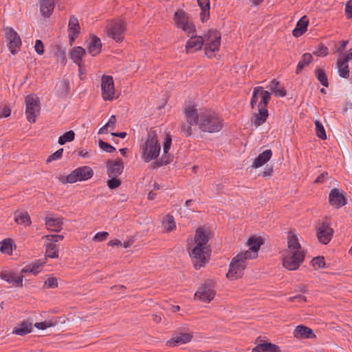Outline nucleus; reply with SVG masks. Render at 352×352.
I'll list each match as a JSON object with an SVG mask.
<instances>
[{
  "mask_svg": "<svg viewBox=\"0 0 352 352\" xmlns=\"http://www.w3.org/2000/svg\"><path fill=\"white\" fill-rule=\"evenodd\" d=\"M183 112L186 121L182 123L180 131L186 137L192 135V127L194 125H197L201 131L209 133H217L223 127L221 118L211 110L200 109L198 112L194 105H188Z\"/></svg>",
  "mask_w": 352,
  "mask_h": 352,
  "instance_id": "f257e3e1",
  "label": "nucleus"
},
{
  "mask_svg": "<svg viewBox=\"0 0 352 352\" xmlns=\"http://www.w3.org/2000/svg\"><path fill=\"white\" fill-rule=\"evenodd\" d=\"M210 230L206 227H199L195 230L193 240L188 243V251L194 267L198 270L206 262V254L208 252V243L210 239Z\"/></svg>",
  "mask_w": 352,
  "mask_h": 352,
  "instance_id": "f03ea898",
  "label": "nucleus"
},
{
  "mask_svg": "<svg viewBox=\"0 0 352 352\" xmlns=\"http://www.w3.org/2000/svg\"><path fill=\"white\" fill-rule=\"evenodd\" d=\"M305 253L296 235L290 232L287 236V248L283 251L282 263L288 270H296L304 261Z\"/></svg>",
  "mask_w": 352,
  "mask_h": 352,
  "instance_id": "7ed1b4c3",
  "label": "nucleus"
},
{
  "mask_svg": "<svg viewBox=\"0 0 352 352\" xmlns=\"http://www.w3.org/2000/svg\"><path fill=\"white\" fill-rule=\"evenodd\" d=\"M161 150V146L159 143L157 133L153 129H151L143 144L140 145V153L142 160L145 162H149L153 160L157 159Z\"/></svg>",
  "mask_w": 352,
  "mask_h": 352,
  "instance_id": "20e7f679",
  "label": "nucleus"
},
{
  "mask_svg": "<svg viewBox=\"0 0 352 352\" xmlns=\"http://www.w3.org/2000/svg\"><path fill=\"white\" fill-rule=\"evenodd\" d=\"M251 259L249 253H239L232 258L226 277L230 280L238 279L243 275L247 266V260Z\"/></svg>",
  "mask_w": 352,
  "mask_h": 352,
  "instance_id": "39448f33",
  "label": "nucleus"
},
{
  "mask_svg": "<svg viewBox=\"0 0 352 352\" xmlns=\"http://www.w3.org/2000/svg\"><path fill=\"white\" fill-rule=\"evenodd\" d=\"M203 36L204 41L205 54L208 58H212L215 56V54L219 52L221 43V33L216 30H209Z\"/></svg>",
  "mask_w": 352,
  "mask_h": 352,
  "instance_id": "423d86ee",
  "label": "nucleus"
},
{
  "mask_svg": "<svg viewBox=\"0 0 352 352\" xmlns=\"http://www.w3.org/2000/svg\"><path fill=\"white\" fill-rule=\"evenodd\" d=\"M215 294L214 282L212 280H207L201 283L195 294V298L209 303L214 299Z\"/></svg>",
  "mask_w": 352,
  "mask_h": 352,
  "instance_id": "0eeeda50",
  "label": "nucleus"
},
{
  "mask_svg": "<svg viewBox=\"0 0 352 352\" xmlns=\"http://www.w3.org/2000/svg\"><path fill=\"white\" fill-rule=\"evenodd\" d=\"M25 116L30 123L36 122V118L41 111V102L39 98L30 94L25 97Z\"/></svg>",
  "mask_w": 352,
  "mask_h": 352,
  "instance_id": "6e6552de",
  "label": "nucleus"
},
{
  "mask_svg": "<svg viewBox=\"0 0 352 352\" xmlns=\"http://www.w3.org/2000/svg\"><path fill=\"white\" fill-rule=\"evenodd\" d=\"M173 20L175 25L188 34V36L196 32L195 25L189 20L188 14L183 10H178L175 12Z\"/></svg>",
  "mask_w": 352,
  "mask_h": 352,
  "instance_id": "1a4fd4ad",
  "label": "nucleus"
},
{
  "mask_svg": "<svg viewBox=\"0 0 352 352\" xmlns=\"http://www.w3.org/2000/svg\"><path fill=\"white\" fill-rule=\"evenodd\" d=\"M94 173L89 166H82L77 168L72 171L65 178L66 181H63L64 184L68 182L70 184L75 183L78 181H85L93 177Z\"/></svg>",
  "mask_w": 352,
  "mask_h": 352,
  "instance_id": "9d476101",
  "label": "nucleus"
},
{
  "mask_svg": "<svg viewBox=\"0 0 352 352\" xmlns=\"http://www.w3.org/2000/svg\"><path fill=\"white\" fill-rule=\"evenodd\" d=\"M7 46L12 54H15L21 46V40L18 33L11 27L3 28Z\"/></svg>",
  "mask_w": 352,
  "mask_h": 352,
  "instance_id": "9b49d317",
  "label": "nucleus"
},
{
  "mask_svg": "<svg viewBox=\"0 0 352 352\" xmlns=\"http://www.w3.org/2000/svg\"><path fill=\"white\" fill-rule=\"evenodd\" d=\"M108 35L116 42H121L124 39V33L126 30L125 23L121 19L111 21L107 27Z\"/></svg>",
  "mask_w": 352,
  "mask_h": 352,
  "instance_id": "f8f14e48",
  "label": "nucleus"
},
{
  "mask_svg": "<svg viewBox=\"0 0 352 352\" xmlns=\"http://www.w3.org/2000/svg\"><path fill=\"white\" fill-rule=\"evenodd\" d=\"M101 96L104 100L110 101L114 99L115 87L113 77L103 75L101 78Z\"/></svg>",
  "mask_w": 352,
  "mask_h": 352,
  "instance_id": "ddd939ff",
  "label": "nucleus"
},
{
  "mask_svg": "<svg viewBox=\"0 0 352 352\" xmlns=\"http://www.w3.org/2000/svg\"><path fill=\"white\" fill-rule=\"evenodd\" d=\"M261 95V100L258 104V107H266L270 100V93L268 91L263 90V87H256L253 89L252 97L250 101L252 109H254L257 103L258 94Z\"/></svg>",
  "mask_w": 352,
  "mask_h": 352,
  "instance_id": "4468645a",
  "label": "nucleus"
},
{
  "mask_svg": "<svg viewBox=\"0 0 352 352\" xmlns=\"http://www.w3.org/2000/svg\"><path fill=\"white\" fill-rule=\"evenodd\" d=\"M333 234V230L325 222L318 224L316 228L317 238L322 244H327L331 239Z\"/></svg>",
  "mask_w": 352,
  "mask_h": 352,
  "instance_id": "2eb2a0df",
  "label": "nucleus"
},
{
  "mask_svg": "<svg viewBox=\"0 0 352 352\" xmlns=\"http://www.w3.org/2000/svg\"><path fill=\"white\" fill-rule=\"evenodd\" d=\"M193 338L190 333L177 332L173 338L168 340L166 344L170 346H175L190 342Z\"/></svg>",
  "mask_w": 352,
  "mask_h": 352,
  "instance_id": "dca6fc26",
  "label": "nucleus"
},
{
  "mask_svg": "<svg viewBox=\"0 0 352 352\" xmlns=\"http://www.w3.org/2000/svg\"><path fill=\"white\" fill-rule=\"evenodd\" d=\"M329 201V204L336 208H339L346 204V199L342 192L335 188L330 191Z\"/></svg>",
  "mask_w": 352,
  "mask_h": 352,
  "instance_id": "f3484780",
  "label": "nucleus"
},
{
  "mask_svg": "<svg viewBox=\"0 0 352 352\" xmlns=\"http://www.w3.org/2000/svg\"><path fill=\"white\" fill-rule=\"evenodd\" d=\"M262 244L263 242L261 238L250 237L247 241V245L250 247L249 250L243 252V253H249L251 256V259L255 258L258 256V251Z\"/></svg>",
  "mask_w": 352,
  "mask_h": 352,
  "instance_id": "a211bd4d",
  "label": "nucleus"
},
{
  "mask_svg": "<svg viewBox=\"0 0 352 352\" xmlns=\"http://www.w3.org/2000/svg\"><path fill=\"white\" fill-rule=\"evenodd\" d=\"M190 39L186 42V51L189 52L190 50L194 49L195 51L200 50L204 44L202 36H197L196 32L195 34H190Z\"/></svg>",
  "mask_w": 352,
  "mask_h": 352,
  "instance_id": "6ab92c4d",
  "label": "nucleus"
},
{
  "mask_svg": "<svg viewBox=\"0 0 352 352\" xmlns=\"http://www.w3.org/2000/svg\"><path fill=\"white\" fill-rule=\"evenodd\" d=\"M123 168L124 165L121 160L109 161L107 165V174L109 177H118L122 173Z\"/></svg>",
  "mask_w": 352,
  "mask_h": 352,
  "instance_id": "aec40b11",
  "label": "nucleus"
},
{
  "mask_svg": "<svg viewBox=\"0 0 352 352\" xmlns=\"http://www.w3.org/2000/svg\"><path fill=\"white\" fill-rule=\"evenodd\" d=\"M0 278L16 287H23V276H15L12 272L3 271L0 272Z\"/></svg>",
  "mask_w": 352,
  "mask_h": 352,
  "instance_id": "412c9836",
  "label": "nucleus"
},
{
  "mask_svg": "<svg viewBox=\"0 0 352 352\" xmlns=\"http://www.w3.org/2000/svg\"><path fill=\"white\" fill-rule=\"evenodd\" d=\"M45 226L47 230L52 232H59L62 230L63 219L46 217L45 219Z\"/></svg>",
  "mask_w": 352,
  "mask_h": 352,
  "instance_id": "4be33fe9",
  "label": "nucleus"
},
{
  "mask_svg": "<svg viewBox=\"0 0 352 352\" xmlns=\"http://www.w3.org/2000/svg\"><path fill=\"white\" fill-rule=\"evenodd\" d=\"M272 155V152L270 149H267L264 151L255 158L251 166L255 168L262 166L270 160Z\"/></svg>",
  "mask_w": 352,
  "mask_h": 352,
  "instance_id": "5701e85b",
  "label": "nucleus"
},
{
  "mask_svg": "<svg viewBox=\"0 0 352 352\" xmlns=\"http://www.w3.org/2000/svg\"><path fill=\"white\" fill-rule=\"evenodd\" d=\"M293 334L296 338H311L315 337L312 329L303 325L297 326Z\"/></svg>",
  "mask_w": 352,
  "mask_h": 352,
  "instance_id": "b1692460",
  "label": "nucleus"
},
{
  "mask_svg": "<svg viewBox=\"0 0 352 352\" xmlns=\"http://www.w3.org/2000/svg\"><path fill=\"white\" fill-rule=\"evenodd\" d=\"M252 352H281L280 347L271 342L258 344L253 348Z\"/></svg>",
  "mask_w": 352,
  "mask_h": 352,
  "instance_id": "393cba45",
  "label": "nucleus"
},
{
  "mask_svg": "<svg viewBox=\"0 0 352 352\" xmlns=\"http://www.w3.org/2000/svg\"><path fill=\"white\" fill-rule=\"evenodd\" d=\"M309 19L306 16H303L297 22L296 28L294 29L292 34L295 37H299L302 35L307 29Z\"/></svg>",
  "mask_w": 352,
  "mask_h": 352,
  "instance_id": "a878e982",
  "label": "nucleus"
},
{
  "mask_svg": "<svg viewBox=\"0 0 352 352\" xmlns=\"http://www.w3.org/2000/svg\"><path fill=\"white\" fill-rule=\"evenodd\" d=\"M32 330V323L24 320L14 328L13 333L19 336H25L30 333Z\"/></svg>",
  "mask_w": 352,
  "mask_h": 352,
  "instance_id": "bb28decb",
  "label": "nucleus"
},
{
  "mask_svg": "<svg viewBox=\"0 0 352 352\" xmlns=\"http://www.w3.org/2000/svg\"><path fill=\"white\" fill-rule=\"evenodd\" d=\"M102 47V43L100 39L96 36L94 35L91 36V40L88 45V52L93 56L98 55Z\"/></svg>",
  "mask_w": 352,
  "mask_h": 352,
  "instance_id": "cd10ccee",
  "label": "nucleus"
},
{
  "mask_svg": "<svg viewBox=\"0 0 352 352\" xmlns=\"http://www.w3.org/2000/svg\"><path fill=\"white\" fill-rule=\"evenodd\" d=\"M86 54V51L84 48L81 47H76L72 49V50L69 53L70 58L80 67V68L82 66V57Z\"/></svg>",
  "mask_w": 352,
  "mask_h": 352,
  "instance_id": "c85d7f7f",
  "label": "nucleus"
},
{
  "mask_svg": "<svg viewBox=\"0 0 352 352\" xmlns=\"http://www.w3.org/2000/svg\"><path fill=\"white\" fill-rule=\"evenodd\" d=\"M268 117V111L265 107L258 108V113L254 114L252 117V122L254 123L256 127L263 124Z\"/></svg>",
  "mask_w": 352,
  "mask_h": 352,
  "instance_id": "c756f323",
  "label": "nucleus"
},
{
  "mask_svg": "<svg viewBox=\"0 0 352 352\" xmlns=\"http://www.w3.org/2000/svg\"><path fill=\"white\" fill-rule=\"evenodd\" d=\"M280 82L276 79L270 81V85L267 87L275 96L284 97L287 95V91L283 87H279Z\"/></svg>",
  "mask_w": 352,
  "mask_h": 352,
  "instance_id": "7c9ffc66",
  "label": "nucleus"
},
{
  "mask_svg": "<svg viewBox=\"0 0 352 352\" xmlns=\"http://www.w3.org/2000/svg\"><path fill=\"white\" fill-rule=\"evenodd\" d=\"M69 35L72 41H73L78 35L80 25L78 20L75 16H72L69 21Z\"/></svg>",
  "mask_w": 352,
  "mask_h": 352,
  "instance_id": "2f4dec72",
  "label": "nucleus"
},
{
  "mask_svg": "<svg viewBox=\"0 0 352 352\" xmlns=\"http://www.w3.org/2000/svg\"><path fill=\"white\" fill-rule=\"evenodd\" d=\"M40 11L43 16L49 17L54 8V0H41Z\"/></svg>",
  "mask_w": 352,
  "mask_h": 352,
  "instance_id": "473e14b6",
  "label": "nucleus"
},
{
  "mask_svg": "<svg viewBox=\"0 0 352 352\" xmlns=\"http://www.w3.org/2000/svg\"><path fill=\"white\" fill-rule=\"evenodd\" d=\"M14 221L18 224L25 226L31 224L30 217L26 211H16L14 212Z\"/></svg>",
  "mask_w": 352,
  "mask_h": 352,
  "instance_id": "72a5a7b5",
  "label": "nucleus"
},
{
  "mask_svg": "<svg viewBox=\"0 0 352 352\" xmlns=\"http://www.w3.org/2000/svg\"><path fill=\"white\" fill-rule=\"evenodd\" d=\"M45 256L56 258L58 257V250L56 243L51 241H47L45 244Z\"/></svg>",
  "mask_w": 352,
  "mask_h": 352,
  "instance_id": "f704fd0d",
  "label": "nucleus"
},
{
  "mask_svg": "<svg viewBox=\"0 0 352 352\" xmlns=\"http://www.w3.org/2000/svg\"><path fill=\"white\" fill-rule=\"evenodd\" d=\"M201 12L200 14L201 20L204 22L210 16V1L209 0H197Z\"/></svg>",
  "mask_w": 352,
  "mask_h": 352,
  "instance_id": "c9c22d12",
  "label": "nucleus"
},
{
  "mask_svg": "<svg viewBox=\"0 0 352 352\" xmlns=\"http://www.w3.org/2000/svg\"><path fill=\"white\" fill-rule=\"evenodd\" d=\"M312 56L309 53H305L302 55L301 60L298 62L296 70L297 74H300L302 69L308 65L312 60Z\"/></svg>",
  "mask_w": 352,
  "mask_h": 352,
  "instance_id": "e433bc0d",
  "label": "nucleus"
},
{
  "mask_svg": "<svg viewBox=\"0 0 352 352\" xmlns=\"http://www.w3.org/2000/svg\"><path fill=\"white\" fill-rule=\"evenodd\" d=\"M337 67L338 74L340 77L346 78L349 76V70L347 63H344L342 60L338 59L337 61Z\"/></svg>",
  "mask_w": 352,
  "mask_h": 352,
  "instance_id": "4c0bfd02",
  "label": "nucleus"
},
{
  "mask_svg": "<svg viewBox=\"0 0 352 352\" xmlns=\"http://www.w3.org/2000/svg\"><path fill=\"white\" fill-rule=\"evenodd\" d=\"M162 226L166 232H171L176 228L174 217L170 214H166L162 221Z\"/></svg>",
  "mask_w": 352,
  "mask_h": 352,
  "instance_id": "58836bf2",
  "label": "nucleus"
},
{
  "mask_svg": "<svg viewBox=\"0 0 352 352\" xmlns=\"http://www.w3.org/2000/svg\"><path fill=\"white\" fill-rule=\"evenodd\" d=\"M315 75L317 80L325 87L329 86L327 76L324 69L317 68L315 70Z\"/></svg>",
  "mask_w": 352,
  "mask_h": 352,
  "instance_id": "ea45409f",
  "label": "nucleus"
},
{
  "mask_svg": "<svg viewBox=\"0 0 352 352\" xmlns=\"http://www.w3.org/2000/svg\"><path fill=\"white\" fill-rule=\"evenodd\" d=\"M0 251L2 253L11 254L12 252V241L11 239H5L0 243Z\"/></svg>",
  "mask_w": 352,
  "mask_h": 352,
  "instance_id": "a19ab883",
  "label": "nucleus"
},
{
  "mask_svg": "<svg viewBox=\"0 0 352 352\" xmlns=\"http://www.w3.org/2000/svg\"><path fill=\"white\" fill-rule=\"evenodd\" d=\"M75 133L73 131H69L59 137L58 142L60 145L65 144L67 142H72L74 140Z\"/></svg>",
  "mask_w": 352,
  "mask_h": 352,
  "instance_id": "79ce46f5",
  "label": "nucleus"
},
{
  "mask_svg": "<svg viewBox=\"0 0 352 352\" xmlns=\"http://www.w3.org/2000/svg\"><path fill=\"white\" fill-rule=\"evenodd\" d=\"M314 123L316 125V135L322 140H325L327 138V135L322 124L318 120H316Z\"/></svg>",
  "mask_w": 352,
  "mask_h": 352,
  "instance_id": "37998d69",
  "label": "nucleus"
},
{
  "mask_svg": "<svg viewBox=\"0 0 352 352\" xmlns=\"http://www.w3.org/2000/svg\"><path fill=\"white\" fill-rule=\"evenodd\" d=\"M311 265L315 269H322L325 267V261L323 256H318L312 258Z\"/></svg>",
  "mask_w": 352,
  "mask_h": 352,
  "instance_id": "c03bdc74",
  "label": "nucleus"
},
{
  "mask_svg": "<svg viewBox=\"0 0 352 352\" xmlns=\"http://www.w3.org/2000/svg\"><path fill=\"white\" fill-rule=\"evenodd\" d=\"M98 144L100 148L105 152L113 153L116 151V148L111 146L110 144L105 142L101 140H99Z\"/></svg>",
  "mask_w": 352,
  "mask_h": 352,
  "instance_id": "a18cd8bd",
  "label": "nucleus"
},
{
  "mask_svg": "<svg viewBox=\"0 0 352 352\" xmlns=\"http://www.w3.org/2000/svg\"><path fill=\"white\" fill-rule=\"evenodd\" d=\"M58 286V280L53 276L49 277L44 283V287L47 288H56Z\"/></svg>",
  "mask_w": 352,
  "mask_h": 352,
  "instance_id": "49530a36",
  "label": "nucleus"
},
{
  "mask_svg": "<svg viewBox=\"0 0 352 352\" xmlns=\"http://www.w3.org/2000/svg\"><path fill=\"white\" fill-rule=\"evenodd\" d=\"M111 179L107 182V186L110 189H115L121 185V180L117 177H110Z\"/></svg>",
  "mask_w": 352,
  "mask_h": 352,
  "instance_id": "de8ad7c7",
  "label": "nucleus"
},
{
  "mask_svg": "<svg viewBox=\"0 0 352 352\" xmlns=\"http://www.w3.org/2000/svg\"><path fill=\"white\" fill-rule=\"evenodd\" d=\"M63 153V148H60L50 155L46 160L47 163H50L54 160H57L61 158Z\"/></svg>",
  "mask_w": 352,
  "mask_h": 352,
  "instance_id": "09e8293b",
  "label": "nucleus"
},
{
  "mask_svg": "<svg viewBox=\"0 0 352 352\" xmlns=\"http://www.w3.org/2000/svg\"><path fill=\"white\" fill-rule=\"evenodd\" d=\"M328 54V48L323 45H320L318 47L314 52V54L317 56H324Z\"/></svg>",
  "mask_w": 352,
  "mask_h": 352,
  "instance_id": "8fccbe9b",
  "label": "nucleus"
},
{
  "mask_svg": "<svg viewBox=\"0 0 352 352\" xmlns=\"http://www.w3.org/2000/svg\"><path fill=\"white\" fill-rule=\"evenodd\" d=\"M43 263L38 261L30 264V273H32L34 275H36L40 272L39 268L43 265Z\"/></svg>",
  "mask_w": 352,
  "mask_h": 352,
  "instance_id": "3c124183",
  "label": "nucleus"
},
{
  "mask_svg": "<svg viewBox=\"0 0 352 352\" xmlns=\"http://www.w3.org/2000/svg\"><path fill=\"white\" fill-rule=\"evenodd\" d=\"M34 49L36 52L39 55H43L44 53V45L43 42L38 39L35 42Z\"/></svg>",
  "mask_w": 352,
  "mask_h": 352,
  "instance_id": "603ef678",
  "label": "nucleus"
},
{
  "mask_svg": "<svg viewBox=\"0 0 352 352\" xmlns=\"http://www.w3.org/2000/svg\"><path fill=\"white\" fill-rule=\"evenodd\" d=\"M43 238H45L47 239V241H51L53 243H56L59 240L61 241L63 239L64 236L63 235H57V234H49L45 235Z\"/></svg>",
  "mask_w": 352,
  "mask_h": 352,
  "instance_id": "864d4df0",
  "label": "nucleus"
},
{
  "mask_svg": "<svg viewBox=\"0 0 352 352\" xmlns=\"http://www.w3.org/2000/svg\"><path fill=\"white\" fill-rule=\"evenodd\" d=\"M108 236L109 233L107 232H100L94 236L93 240L95 241H103Z\"/></svg>",
  "mask_w": 352,
  "mask_h": 352,
  "instance_id": "5fc2aeb1",
  "label": "nucleus"
},
{
  "mask_svg": "<svg viewBox=\"0 0 352 352\" xmlns=\"http://www.w3.org/2000/svg\"><path fill=\"white\" fill-rule=\"evenodd\" d=\"M171 142L172 139L170 135H167L163 145V151L164 153H167L170 149Z\"/></svg>",
  "mask_w": 352,
  "mask_h": 352,
  "instance_id": "6e6d98bb",
  "label": "nucleus"
},
{
  "mask_svg": "<svg viewBox=\"0 0 352 352\" xmlns=\"http://www.w3.org/2000/svg\"><path fill=\"white\" fill-rule=\"evenodd\" d=\"M52 324L51 322H36L34 324V327L38 329L44 330L47 329V327H52Z\"/></svg>",
  "mask_w": 352,
  "mask_h": 352,
  "instance_id": "4d7b16f0",
  "label": "nucleus"
},
{
  "mask_svg": "<svg viewBox=\"0 0 352 352\" xmlns=\"http://www.w3.org/2000/svg\"><path fill=\"white\" fill-rule=\"evenodd\" d=\"M345 12L347 18L352 19V1H349L346 3Z\"/></svg>",
  "mask_w": 352,
  "mask_h": 352,
  "instance_id": "13d9d810",
  "label": "nucleus"
},
{
  "mask_svg": "<svg viewBox=\"0 0 352 352\" xmlns=\"http://www.w3.org/2000/svg\"><path fill=\"white\" fill-rule=\"evenodd\" d=\"M11 113V108L9 105H5L2 109V111L0 114V118H7L10 116Z\"/></svg>",
  "mask_w": 352,
  "mask_h": 352,
  "instance_id": "bf43d9fd",
  "label": "nucleus"
},
{
  "mask_svg": "<svg viewBox=\"0 0 352 352\" xmlns=\"http://www.w3.org/2000/svg\"><path fill=\"white\" fill-rule=\"evenodd\" d=\"M116 122V117L113 115L109 118V121L105 124V126L113 128Z\"/></svg>",
  "mask_w": 352,
  "mask_h": 352,
  "instance_id": "052dcab7",
  "label": "nucleus"
},
{
  "mask_svg": "<svg viewBox=\"0 0 352 352\" xmlns=\"http://www.w3.org/2000/svg\"><path fill=\"white\" fill-rule=\"evenodd\" d=\"M328 175L327 172H323L318 177L315 179L314 183H320L322 182L324 178Z\"/></svg>",
  "mask_w": 352,
  "mask_h": 352,
  "instance_id": "680f3d73",
  "label": "nucleus"
},
{
  "mask_svg": "<svg viewBox=\"0 0 352 352\" xmlns=\"http://www.w3.org/2000/svg\"><path fill=\"white\" fill-rule=\"evenodd\" d=\"M108 245L110 246L122 245V243L118 239L111 240L108 242Z\"/></svg>",
  "mask_w": 352,
  "mask_h": 352,
  "instance_id": "e2e57ef3",
  "label": "nucleus"
},
{
  "mask_svg": "<svg viewBox=\"0 0 352 352\" xmlns=\"http://www.w3.org/2000/svg\"><path fill=\"white\" fill-rule=\"evenodd\" d=\"M58 61H60L62 64H65L66 62L65 54L64 52H60V55L58 56Z\"/></svg>",
  "mask_w": 352,
  "mask_h": 352,
  "instance_id": "0e129e2a",
  "label": "nucleus"
},
{
  "mask_svg": "<svg viewBox=\"0 0 352 352\" xmlns=\"http://www.w3.org/2000/svg\"><path fill=\"white\" fill-rule=\"evenodd\" d=\"M340 59L342 60L344 63H347L348 61L351 60H352V52L347 54L345 56H344L343 58H341Z\"/></svg>",
  "mask_w": 352,
  "mask_h": 352,
  "instance_id": "69168bd1",
  "label": "nucleus"
},
{
  "mask_svg": "<svg viewBox=\"0 0 352 352\" xmlns=\"http://www.w3.org/2000/svg\"><path fill=\"white\" fill-rule=\"evenodd\" d=\"M111 135L116 136V137H119L121 138H124L126 135V132L111 133Z\"/></svg>",
  "mask_w": 352,
  "mask_h": 352,
  "instance_id": "338daca9",
  "label": "nucleus"
},
{
  "mask_svg": "<svg viewBox=\"0 0 352 352\" xmlns=\"http://www.w3.org/2000/svg\"><path fill=\"white\" fill-rule=\"evenodd\" d=\"M152 318H153V320L156 323H159L162 320L161 316H160V315L154 314L152 316Z\"/></svg>",
  "mask_w": 352,
  "mask_h": 352,
  "instance_id": "774afa93",
  "label": "nucleus"
}]
</instances>
